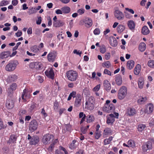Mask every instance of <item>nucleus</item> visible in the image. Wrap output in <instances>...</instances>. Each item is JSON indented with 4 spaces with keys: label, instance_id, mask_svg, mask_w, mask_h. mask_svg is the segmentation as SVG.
Returning a JSON list of instances; mask_svg holds the SVG:
<instances>
[{
    "label": "nucleus",
    "instance_id": "obj_1",
    "mask_svg": "<svg viewBox=\"0 0 154 154\" xmlns=\"http://www.w3.org/2000/svg\"><path fill=\"white\" fill-rule=\"evenodd\" d=\"M18 64V62L17 60L10 61L5 66V70L9 72L13 71L16 69Z\"/></svg>",
    "mask_w": 154,
    "mask_h": 154
},
{
    "label": "nucleus",
    "instance_id": "obj_2",
    "mask_svg": "<svg viewBox=\"0 0 154 154\" xmlns=\"http://www.w3.org/2000/svg\"><path fill=\"white\" fill-rule=\"evenodd\" d=\"M66 75L68 79L72 82L76 81L78 78V73L73 70H69L67 71Z\"/></svg>",
    "mask_w": 154,
    "mask_h": 154
},
{
    "label": "nucleus",
    "instance_id": "obj_3",
    "mask_svg": "<svg viewBox=\"0 0 154 154\" xmlns=\"http://www.w3.org/2000/svg\"><path fill=\"white\" fill-rule=\"evenodd\" d=\"M127 88L125 86H122L119 89L118 93V97L119 100L123 99L127 94Z\"/></svg>",
    "mask_w": 154,
    "mask_h": 154
},
{
    "label": "nucleus",
    "instance_id": "obj_4",
    "mask_svg": "<svg viewBox=\"0 0 154 154\" xmlns=\"http://www.w3.org/2000/svg\"><path fill=\"white\" fill-rule=\"evenodd\" d=\"M114 113L115 116L113 114H110L107 115L106 116L107 118L106 123L107 124L109 125L112 124L115 121V118L118 119V118L119 113L115 112H114Z\"/></svg>",
    "mask_w": 154,
    "mask_h": 154
},
{
    "label": "nucleus",
    "instance_id": "obj_5",
    "mask_svg": "<svg viewBox=\"0 0 154 154\" xmlns=\"http://www.w3.org/2000/svg\"><path fill=\"white\" fill-rule=\"evenodd\" d=\"M54 136L52 134H47L43 136L42 141L44 144L47 145L49 144L51 140H52Z\"/></svg>",
    "mask_w": 154,
    "mask_h": 154
},
{
    "label": "nucleus",
    "instance_id": "obj_6",
    "mask_svg": "<svg viewBox=\"0 0 154 154\" xmlns=\"http://www.w3.org/2000/svg\"><path fill=\"white\" fill-rule=\"evenodd\" d=\"M27 139L29 140V143L31 145H35L39 141V137L38 136L34 135L32 137L29 134L28 135Z\"/></svg>",
    "mask_w": 154,
    "mask_h": 154
},
{
    "label": "nucleus",
    "instance_id": "obj_7",
    "mask_svg": "<svg viewBox=\"0 0 154 154\" xmlns=\"http://www.w3.org/2000/svg\"><path fill=\"white\" fill-rule=\"evenodd\" d=\"M142 151L143 152H146L148 150L149 151L152 148V143L150 141H148L144 143L142 146Z\"/></svg>",
    "mask_w": 154,
    "mask_h": 154
},
{
    "label": "nucleus",
    "instance_id": "obj_8",
    "mask_svg": "<svg viewBox=\"0 0 154 154\" xmlns=\"http://www.w3.org/2000/svg\"><path fill=\"white\" fill-rule=\"evenodd\" d=\"M38 127V123L35 119L32 120L29 125V130L31 132L36 130Z\"/></svg>",
    "mask_w": 154,
    "mask_h": 154
},
{
    "label": "nucleus",
    "instance_id": "obj_9",
    "mask_svg": "<svg viewBox=\"0 0 154 154\" xmlns=\"http://www.w3.org/2000/svg\"><path fill=\"white\" fill-rule=\"evenodd\" d=\"M57 54L54 51H51L47 55V59L50 62H54L56 59Z\"/></svg>",
    "mask_w": 154,
    "mask_h": 154
},
{
    "label": "nucleus",
    "instance_id": "obj_10",
    "mask_svg": "<svg viewBox=\"0 0 154 154\" xmlns=\"http://www.w3.org/2000/svg\"><path fill=\"white\" fill-rule=\"evenodd\" d=\"M137 113L136 109L133 107H128L126 111V114L129 116H134Z\"/></svg>",
    "mask_w": 154,
    "mask_h": 154
},
{
    "label": "nucleus",
    "instance_id": "obj_11",
    "mask_svg": "<svg viewBox=\"0 0 154 154\" xmlns=\"http://www.w3.org/2000/svg\"><path fill=\"white\" fill-rule=\"evenodd\" d=\"M114 110L115 106L112 103H110L109 105L105 104L103 108V110L108 113L112 112Z\"/></svg>",
    "mask_w": 154,
    "mask_h": 154
},
{
    "label": "nucleus",
    "instance_id": "obj_12",
    "mask_svg": "<svg viewBox=\"0 0 154 154\" xmlns=\"http://www.w3.org/2000/svg\"><path fill=\"white\" fill-rule=\"evenodd\" d=\"M31 92L28 91L27 89H25L23 90V93L21 96V97L23 101H26L31 97Z\"/></svg>",
    "mask_w": 154,
    "mask_h": 154
},
{
    "label": "nucleus",
    "instance_id": "obj_13",
    "mask_svg": "<svg viewBox=\"0 0 154 154\" xmlns=\"http://www.w3.org/2000/svg\"><path fill=\"white\" fill-rule=\"evenodd\" d=\"M83 97L79 94H77L76 96L74 106L76 107H79L81 105Z\"/></svg>",
    "mask_w": 154,
    "mask_h": 154
},
{
    "label": "nucleus",
    "instance_id": "obj_14",
    "mask_svg": "<svg viewBox=\"0 0 154 154\" xmlns=\"http://www.w3.org/2000/svg\"><path fill=\"white\" fill-rule=\"evenodd\" d=\"M45 75L48 78L53 80L54 79V73L52 68H49L45 72Z\"/></svg>",
    "mask_w": 154,
    "mask_h": 154
},
{
    "label": "nucleus",
    "instance_id": "obj_15",
    "mask_svg": "<svg viewBox=\"0 0 154 154\" xmlns=\"http://www.w3.org/2000/svg\"><path fill=\"white\" fill-rule=\"evenodd\" d=\"M114 14L115 17L119 20H122L124 18V15L122 12L119 10H116Z\"/></svg>",
    "mask_w": 154,
    "mask_h": 154
},
{
    "label": "nucleus",
    "instance_id": "obj_16",
    "mask_svg": "<svg viewBox=\"0 0 154 154\" xmlns=\"http://www.w3.org/2000/svg\"><path fill=\"white\" fill-rule=\"evenodd\" d=\"M14 101L11 99H7L6 102V106L9 109H12L14 106Z\"/></svg>",
    "mask_w": 154,
    "mask_h": 154
},
{
    "label": "nucleus",
    "instance_id": "obj_17",
    "mask_svg": "<svg viewBox=\"0 0 154 154\" xmlns=\"http://www.w3.org/2000/svg\"><path fill=\"white\" fill-rule=\"evenodd\" d=\"M127 25L129 29L132 31L134 30L136 24L135 22L132 20L128 21L127 22Z\"/></svg>",
    "mask_w": 154,
    "mask_h": 154
},
{
    "label": "nucleus",
    "instance_id": "obj_18",
    "mask_svg": "<svg viewBox=\"0 0 154 154\" xmlns=\"http://www.w3.org/2000/svg\"><path fill=\"white\" fill-rule=\"evenodd\" d=\"M153 105L152 103L147 104L146 105V108L145 110V112L147 114L152 113L153 110Z\"/></svg>",
    "mask_w": 154,
    "mask_h": 154
},
{
    "label": "nucleus",
    "instance_id": "obj_19",
    "mask_svg": "<svg viewBox=\"0 0 154 154\" xmlns=\"http://www.w3.org/2000/svg\"><path fill=\"white\" fill-rule=\"evenodd\" d=\"M103 84L105 88L106 91H108L110 90L111 88V85L108 80H105Z\"/></svg>",
    "mask_w": 154,
    "mask_h": 154
},
{
    "label": "nucleus",
    "instance_id": "obj_20",
    "mask_svg": "<svg viewBox=\"0 0 154 154\" xmlns=\"http://www.w3.org/2000/svg\"><path fill=\"white\" fill-rule=\"evenodd\" d=\"M64 24L62 20H58L53 22V25L56 27H59L63 26Z\"/></svg>",
    "mask_w": 154,
    "mask_h": 154
},
{
    "label": "nucleus",
    "instance_id": "obj_21",
    "mask_svg": "<svg viewBox=\"0 0 154 154\" xmlns=\"http://www.w3.org/2000/svg\"><path fill=\"white\" fill-rule=\"evenodd\" d=\"M58 140L57 139L52 140V142L47 149L49 151L52 152L54 149L55 145L57 143Z\"/></svg>",
    "mask_w": 154,
    "mask_h": 154
},
{
    "label": "nucleus",
    "instance_id": "obj_22",
    "mask_svg": "<svg viewBox=\"0 0 154 154\" xmlns=\"http://www.w3.org/2000/svg\"><path fill=\"white\" fill-rule=\"evenodd\" d=\"M10 54L9 51H3L0 54V58L3 59L7 58L9 56Z\"/></svg>",
    "mask_w": 154,
    "mask_h": 154
},
{
    "label": "nucleus",
    "instance_id": "obj_23",
    "mask_svg": "<svg viewBox=\"0 0 154 154\" xmlns=\"http://www.w3.org/2000/svg\"><path fill=\"white\" fill-rule=\"evenodd\" d=\"M85 26L87 27L91 26L92 24V20L89 18L87 17L85 19Z\"/></svg>",
    "mask_w": 154,
    "mask_h": 154
},
{
    "label": "nucleus",
    "instance_id": "obj_24",
    "mask_svg": "<svg viewBox=\"0 0 154 154\" xmlns=\"http://www.w3.org/2000/svg\"><path fill=\"white\" fill-rule=\"evenodd\" d=\"M134 64V62L133 60H129L127 62V66L128 69L131 70L133 68Z\"/></svg>",
    "mask_w": 154,
    "mask_h": 154
},
{
    "label": "nucleus",
    "instance_id": "obj_25",
    "mask_svg": "<svg viewBox=\"0 0 154 154\" xmlns=\"http://www.w3.org/2000/svg\"><path fill=\"white\" fill-rule=\"evenodd\" d=\"M141 32L143 35H145L149 34L150 31L147 26H144L142 28Z\"/></svg>",
    "mask_w": 154,
    "mask_h": 154
},
{
    "label": "nucleus",
    "instance_id": "obj_26",
    "mask_svg": "<svg viewBox=\"0 0 154 154\" xmlns=\"http://www.w3.org/2000/svg\"><path fill=\"white\" fill-rule=\"evenodd\" d=\"M115 81L117 85H121L122 83V80L121 76L120 75H117L115 78Z\"/></svg>",
    "mask_w": 154,
    "mask_h": 154
},
{
    "label": "nucleus",
    "instance_id": "obj_27",
    "mask_svg": "<svg viewBox=\"0 0 154 154\" xmlns=\"http://www.w3.org/2000/svg\"><path fill=\"white\" fill-rule=\"evenodd\" d=\"M85 107L88 110H92L94 107V103L86 102Z\"/></svg>",
    "mask_w": 154,
    "mask_h": 154
},
{
    "label": "nucleus",
    "instance_id": "obj_28",
    "mask_svg": "<svg viewBox=\"0 0 154 154\" xmlns=\"http://www.w3.org/2000/svg\"><path fill=\"white\" fill-rule=\"evenodd\" d=\"M24 122L23 119L22 117H20L19 121L17 123V126L20 128H23Z\"/></svg>",
    "mask_w": 154,
    "mask_h": 154
},
{
    "label": "nucleus",
    "instance_id": "obj_29",
    "mask_svg": "<svg viewBox=\"0 0 154 154\" xmlns=\"http://www.w3.org/2000/svg\"><path fill=\"white\" fill-rule=\"evenodd\" d=\"M94 120L95 118L92 115H88L86 118V122L88 123L92 122Z\"/></svg>",
    "mask_w": 154,
    "mask_h": 154
},
{
    "label": "nucleus",
    "instance_id": "obj_30",
    "mask_svg": "<svg viewBox=\"0 0 154 154\" xmlns=\"http://www.w3.org/2000/svg\"><path fill=\"white\" fill-rule=\"evenodd\" d=\"M140 65L139 64L137 65L134 69V74L136 75H138L140 71Z\"/></svg>",
    "mask_w": 154,
    "mask_h": 154
},
{
    "label": "nucleus",
    "instance_id": "obj_31",
    "mask_svg": "<svg viewBox=\"0 0 154 154\" xmlns=\"http://www.w3.org/2000/svg\"><path fill=\"white\" fill-rule=\"evenodd\" d=\"M125 26L122 25H119L117 27V32L119 33H122L125 29Z\"/></svg>",
    "mask_w": 154,
    "mask_h": 154
},
{
    "label": "nucleus",
    "instance_id": "obj_32",
    "mask_svg": "<svg viewBox=\"0 0 154 154\" xmlns=\"http://www.w3.org/2000/svg\"><path fill=\"white\" fill-rule=\"evenodd\" d=\"M76 142V140H73L72 142L69 145V148L71 149H75L77 147V146L75 144V143Z\"/></svg>",
    "mask_w": 154,
    "mask_h": 154
},
{
    "label": "nucleus",
    "instance_id": "obj_33",
    "mask_svg": "<svg viewBox=\"0 0 154 154\" xmlns=\"http://www.w3.org/2000/svg\"><path fill=\"white\" fill-rule=\"evenodd\" d=\"M147 98L146 97L140 98L137 100V102L139 104H144L146 101Z\"/></svg>",
    "mask_w": 154,
    "mask_h": 154
},
{
    "label": "nucleus",
    "instance_id": "obj_34",
    "mask_svg": "<svg viewBox=\"0 0 154 154\" xmlns=\"http://www.w3.org/2000/svg\"><path fill=\"white\" fill-rule=\"evenodd\" d=\"M146 48V44L144 42H142L140 44L139 46V49L140 51L143 52L145 50Z\"/></svg>",
    "mask_w": 154,
    "mask_h": 154
},
{
    "label": "nucleus",
    "instance_id": "obj_35",
    "mask_svg": "<svg viewBox=\"0 0 154 154\" xmlns=\"http://www.w3.org/2000/svg\"><path fill=\"white\" fill-rule=\"evenodd\" d=\"M63 13L64 14H67L70 11V8L69 7L67 6L61 8Z\"/></svg>",
    "mask_w": 154,
    "mask_h": 154
},
{
    "label": "nucleus",
    "instance_id": "obj_36",
    "mask_svg": "<svg viewBox=\"0 0 154 154\" xmlns=\"http://www.w3.org/2000/svg\"><path fill=\"white\" fill-rule=\"evenodd\" d=\"M146 125L143 124H140L138 125V130L139 132H142L146 128Z\"/></svg>",
    "mask_w": 154,
    "mask_h": 154
},
{
    "label": "nucleus",
    "instance_id": "obj_37",
    "mask_svg": "<svg viewBox=\"0 0 154 154\" xmlns=\"http://www.w3.org/2000/svg\"><path fill=\"white\" fill-rule=\"evenodd\" d=\"M17 79V76L15 74L10 75L8 77V79L11 82H14Z\"/></svg>",
    "mask_w": 154,
    "mask_h": 154
},
{
    "label": "nucleus",
    "instance_id": "obj_38",
    "mask_svg": "<svg viewBox=\"0 0 154 154\" xmlns=\"http://www.w3.org/2000/svg\"><path fill=\"white\" fill-rule=\"evenodd\" d=\"M110 44L112 47H115L118 44L117 41L115 38H114L112 39V41L111 40H110Z\"/></svg>",
    "mask_w": 154,
    "mask_h": 154
},
{
    "label": "nucleus",
    "instance_id": "obj_39",
    "mask_svg": "<svg viewBox=\"0 0 154 154\" xmlns=\"http://www.w3.org/2000/svg\"><path fill=\"white\" fill-rule=\"evenodd\" d=\"M37 104L34 102H32L29 106V109L31 111L34 110H35L36 109Z\"/></svg>",
    "mask_w": 154,
    "mask_h": 154
},
{
    "label": "nucleus",
    "instance_id": "obj_40",
    "mask_svg": "<svg viewBox=\"0 0 154 154\" xmlns=\"http://www.w3.org/2000/svg\"><path fill=\"white\" fill-rule=\"evenodd\" d=\"M113 137L112 136L109 137L108 138L105 139L104 140V144L107 145L111 143V141L112 140Z\"/></svg>",
    "mask_w": 154,
    "mask_h": 154
},
{
    "label": "nucleus",
    "instance_id": "obj_41",
    "mask_svg": "<svg viewBox=\"0 0 154 154\" xmlns=\"http://www.w3.org/2000/svg\"><path fill=\"white\" fill-rule=\"evenodd\" d=\"M129 147L134 148L135 146V142L131 139L129 140L127 142Z\"/></svg>",
    "mask_w": 154,
    "mask_h": 154
},
{
    "label": "nucleus",
    "instance_id": "obj_42",
    "mask_svg": "<svg viewBox=\"0 0 154 154\" xmlns=\"http://www.w3.org/2000/svg\"><path fill=\"white\" fill-rule=\"evenodd\" d=\"M17 140V138L13 134L11 135L9 138V142L14 143L16 142Z\"/></svg>",
    "mask_w": 154,
    "mask_h": 154
},
{
    "label": "nucleus",
    "instance_id": "obj_43",
    "mask_svg": "<svg viewBox=\"0 0 154 154\" xmlns=\"http://www.w3.org/2000/svg\"><path fill=\"white\" fill-rule=\"evenodd\" d=\"M7 127L6 125H4L3 120L0 118V130L5 129Z\"/></svg>",
    "mask_w": 154,
    "mask_h": 154
},
{
    "label": "nucleus",
    "instance_id": "obj_44",
    "mask_svg": "<svg viewBox=\"0 0 154 154\" xmlns=\"http://www.w3.org/2000/svg\"><path fill=\"white\" fill-rule=\"evenodd\" d=\"M147 64L148 66L151 68H154V60H150L148 61Z\"/></svg>",
    "mask_w": 154,
    "mask_h": 154
},
{
    "label": "nucleus",
    "instance_id": "obj_45",
    "mask_svg": "<svg viewBox=\"0 0 154 154\" xmlns=\"http://www.w3.org/2000/svg\"><path fill=\"white\" fill-rule=\"evenodd\" d=\"M111 132V130L110 128H106L104 130V134L105 135H109Z\"/></svg>",
    "mask_w": 154,
    "mask_h": 154
},
{
    "label": "nucleus",
    "instance_id": "obj_46",
    "mask_svg": "<svg viewBox=\"0 0 154 154\" xmlns=\"http://www.w3.org/2000/svg\"><path fill=\"white\" fill-rule=\"evenodd\" d=\"M106 48L105 45H103L102 46H101L100 48V52L101 53L104 54L106 51Z\"/></svg>",
    "mask_w": 154,
    "mask_h": 154
},
{
    "label": "nucleus",
    "instance_id": "obj_47",
    "mask_svg": "<svg viewBox=\"0 0 154 154\" xmlns=\"http://www.w3.org/2000/svg\"><path fill=\"white\" fill-rule=\"evenodd\" d=\"M30 49L31 51L34 53H37L39 50V49L37 48L36 45H34L31 47Z\"/></svg>",
    "mask_w": 154,
    "mask_h": 154
},
{
    "label": "nucleus",
    "instance_id": "obj_48",
    "mask_svg": "<svg viewBox=\"0 0 154 154\" xmlns=\"http://www.w3.org/2000/svg\"><path fill=\"white\" fill-rule=\"evenodd\" d=\"M95 101V100L94 97L93 96H91L89 97L88 100L86 102L94 103Z\"/></svg>",
    "mask_w": 154,
    "mask_h": 154
},
{
    "label": "nucleus",
    "instance_id": "obj_49",
    "mask_svg": "<svg viewBox=\"0 0 154 154\" xmlns=\"http://www.w3.org/2000/svg\"><path fill=\"white\" fill-rule=\"evenodd\" d=\"M8 1L3 0L0 2V6H6L9 4Z\"/></svg>",
    "mask_w": 154,
    "mask_h": 154
},
{
    "label": "nucleus",
    "instance_id": "obj_50",
    "mask_svg": "<svg viewBox=\"0 0 154 154\" xmlns=\"http://www.w3.org/2000/svg\"><path fill=\"white\" fill-rule=\"evenodd\" d=\"M17 85L15 83H12L10 86V88L12 91L15 90L17 87Z\"/></svg>",
    "mask_w": 154,
    "mask_h": 154
},
{
    "label": "nucleus",
    "instance_id": "obj_51",
    "mask_svg": "<svg viewBox=\"0 0 154 154\" xmlns=\"http://www.w3.org/2000/svg\"><path fill=\"white\" fill-rule=\"evenodd\" d=\"M138 84L139 88L140 89L142 88L143 85V82L142 80H139L138 81Z\"/></svg>",
    "mask_w": 154,
    "mask_h": 154
},
{
    "label": "nucleus",
    "instance_id": "obj_52",
    "mask_svg": "<svg viewBox=\"0 0 154 154\" xmlns=\"http://www.w3.org/2000/svg\"><path fill=\"white\" fill-rule=\"evenodd\" d=\"M59 148L60 150H62L64 151V154H68V151L65 148L61 146H60Z\"/></svg>",
    "mask_w": 154,
    "mask_h": 154
},
{
    "label": "nucleus",
    "instance_id": "obj_53",
    "mask_svg": "<svg viewBox=\"0 0 154 154\" xmlns=\"http://www.w3.org/2000/svg\"><path fill=\"white\" fill-rule=\"evenodd\" d=\"M85 11V10L84 9H80L77 11V13L79 15H82L83 14Z\"/></svg>",
    "mask_w": 154,
    "mask_h": 154
},
{
    "label": "nucleus",
    "instance_id": "obj_54",
    "mask_svg": "<svg viewBox=\"0 0 154 154\" xmlns=\"http://www.w3.org/2000/svg\"><path fill=\"white\" fill-rule=\"evenodd\" d=\"M125 13V17L127 19H130L133 16L129 14L128 13H126L125 12H124Z\"/></svg>",
    "mask_w": 154,
    "mask_h": 154
},
{
    "label": "nucleus",
    "instance_id": "obj_55",
    "mask_svg": "<svg viewBox=\"0 0 154 154\" xmlns=\"http://www.w3.org/2000/svg\"><path fill=\"white\" fill-rule=\"evenodd\" d=\"M59 104L57 102H55L54 103V110H57Z\"/></svg>",
    "mask_w": 154,
    "mask_h": 154
},
{
    "label": "nucleus",
    "instance_id": "obj_56",
    "mask_svg": "<svg viewBox=\"0 0 154 154\" xmlns=\"http://www.w3.org/2000/svg\"><path fill=\"white\" fill-rule=\"evenodd\" d=\"M125 10L132 14H134V11L132 9L126 8H125Z\"/></svg>",
    "mask_w": 154,
    "mask_h": 154
},
{
    "label": "nucleus",
    "instance_id": "obj_57",
    "mask_svg": "<svg viewBox=\"0 0 154 154\" xmlns=\"http://www.w3.org/2000/svg\"><path fill=\"white\" fill-rule=\"evenodd\" d=\"M26 111L25 110H21L19 112V114L20 116L22 115H23L26 114Z\"/></svg>",
    "mask_w": 154,
    "mask_h": 154
},
{
    "label": "nucleus",
    "instance_id": "obj_58",
    "mask_svg": "<svg viewBox=\"0 0 154 154\" xmlns=\"http://www.w3.org/2000/svg\"><path fill=\"white\" fill-rule=\"evenodd\" d=\"M110 57V54L109 53H107L105 54L104 57L106 60H109Z\"/></svg>",
    "mask_w": 154,
    "mask_h": 154
},
{
    "label": "nucleus",
    "instance_id": "obj_59",
    "mask_svg": "<svg viewBox=\"0 0 154 154\" xmlns=\"http://www.w3.org/2000/svg\"><path fill=\"white\" fill-rule=\"evenodd\" d=\"M66 130L67 131H70L71 130V126L69 124L66 125L65 126Z\"/></svg>",
    "mask_w": 154,
    "mask_h": 154
},
{
    "label": "nucleus",
    "instance_id": "obj_60",
    "mask_svg": "<svg viewBox=\"0 0 154 154\" xmlns=\"http://www.w3.org/2000/svg\"><path fill=\"white\" fill-rule=\"evenodd\" d=\"M103 73L104 74H107L109 75H111V72L106 69H104Z\"/></svg>",
    "mask_w": 154,
    "mask_h": 154
},
{
    "label": "nucleus",
    "instance_id": "obj_61",
    "mask_svg": "<svg viewBox=\"0 0 154 154\" xmlns=\"http://www.w3.org/2000/svg\"><path fill=\"white\" fill-rule=\"evenodd\" d=\"M38 82L40 83H42L44 81L43 78L40 76H38L37 77Z\"/></svg>",
    "mask_w": 154,
    "mask_h": 154
},
{
    "label": "nucleus",
    "instance_id": "obj_62",
    "mask_svg": "<svg viewBox=\"0 0 154 154\" xmlns=\"http://www.w3.org/2000/svg\"><path fill=\"white\" fill-rule=\"evenodd\" d=\"M42 22V17H38V20L36 21V23L38 25L41 24Z\"/></svg>",
    "mask_w": 154,
    "mask_h": 154
},
{
    "label": "nucleus",
    "instance_id": "obj_63",
    "mask_svg": "<svg viewBox=\"0 0 154 154\" xmlns=\"http://www.w3.org/2000/svg\"><path fill=\"white\" fill-rule=\"evenodd\" d=\"M41 113L42 114V115H43V116L45 117L47 116V114L45 112V110L44 108H42V109Z\"/></svg>",
    "mask_w": 154,
    "mask_h": 154
},
{
    "label": "nucleus",
    "instance_id": "obj_64",
    "mask_svg": "<svg viewBox=\"0 0 154 154\" xmlns=\"http://www.w3.org/2000/svg\"><path fill=\"white\" fill-rule=\"evenodd\" d=\"M149 125L150 127L154 126V119H152L150 120L149 122Z\"/></svg>",
    "mask_w": 154,
    "mask_h": 154
}]
</instances>
